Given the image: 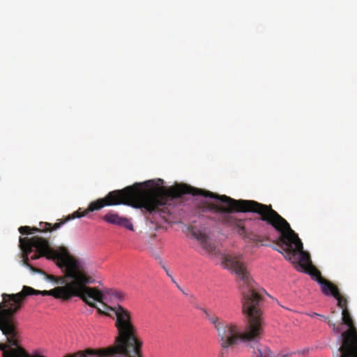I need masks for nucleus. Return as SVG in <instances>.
Masks as SVG:
<instances>
[{
  "mask_svg": "<svg viewBox=\"0 0 357 357\" xmlns=\"http://www.w3.org/2000/svg\"><path fill=\"white\" fill-rule=\"evenodd\" d=\"M176 286H177V287H178L180 290H181V288L180 287V286H179L178 284H176Z\"/></svg>",
  "mask_w": 357,
  "mask_h": 357,
  "instance_id": "nucleus-20",
  "label": "nucleus"
},
{
  "mask_svg": "<svg viewBox=\"0 0 357 357\" xmlns=\"http://www.w3.org/2000/svg\"><path fill=\"white\" fill-rule=\"evenodd\" d=\"M253 357H272L269 348L261 344H257V348L254 347Z\"/></svg>",
  "mask_w": 357,
  "mask_h": 357,
  "instance_id": "nucleus-10",
  "label": "nucleus"
},
{
  "mask_svg": "<svg viewBox=\"0 0 357 357\" xmlns=\"http://www.w3.org/2000/svg\"><path fill=\"white\" fill-rule=\"evenodd\" d=\"M344 344V354L348 357H357V340L353 342L351 340H347Z\"/></svg>",
  "mask_w": 357,
  "mask_h": 357,
  "instance_id": "nucleus-11",
  "label": "nucleus"
},
{
  "mask_svg": "<svg viewBox=\"0 0 357 357\" xmlns=\"http://www.w3.org/2000/svg\"><path fill=\"white\" fill-rule=\"evenodd\" d=\"M22 261L34 273L43 275L46 280L63 286L51 290H36L24 286L17 294H3L0 303V319L17 312L22 306L26 296L29 295L52 296L63 301L74 296L80 298L86 304L96 308L98 313L106 314L94 301L104 303L105 296L96 287H88L95 280L89 274L86 263L71 255L67 248L60 246L52 249L49 241L40 236L20 238Z\"/></svg>",
  "mask_w": 357,
  "mask_h": 357,
  "instance_id": "nucleus-1",
  "label": "nucleus"
},
{
  "mask_svg": "<svg viewBox=\"0 0 357 357\" xmlns=\"http://www.w3.org/2000/svg\"><path fill=\"white\" fill-rule=\"evenodd\" d=\"M333 357H348V356H347L344 352L343 351H338L335 354Z\"/></svg>",
  "mask_w": 357,
  "mask_h": 357,
  "instance_id": "nucleus-16",
  "label": "nucleus"
},
{
  "mask_svg": "<svg viewBox=\"0 0 357 357\" xmlns=\"http://www.w3.org/2000/svg\"><path fill=\"white\" fill-rule=\"evenodd\" d=\"M104 306L115 314V327L118 335L115 340V344L109 347L107 349L101 350L100 355L143 357L142 352L143 342L138 337L137 328L132 322L131 312L120 305L109 307L104 304Z\"/></svg>",
  "mask_w": 357,
  "mask_h": 357,
  "instance_id": "nucleus-5",
  "label": "nucleus"
},
{
  "mask_svg": "<svg viewBox=\"0 0 357 357\" xmlns=\"http://www.w3.org/2000/svg\"><path fill=\"white\" fill-rule=\"evenodd\" d=\"M172 281V282L176 284V281L174 280V279L172 278V276L171 275V277H169Z\"/></svg>",
  "mask_w": 357,
  "mask_h": 357,
  "instance_id": "nucleus-18",
  "label": "nucleus"
},
{
  "mask_svg": "<svg viewBox=\"0 0 357 357\" xmlns=\"http://www.w3.org/2000/svg\"><path fill=\"white\" fill-rule=\"evenodd\" d=\"M337 300V305L343 309H347V301L346 298H343L340 294L339 293V296L337 297H335Z\"/></svg>",
  "mask_w": 357,
  "mask_h": 357,
  "instance_id": "nucleus-13",
  "label": "nucleus"
},
{
  "mask_svg": "<svg viewBox=\"0 0 357 357\" xmlns=\"http://www.w3.org/2000/svg\"><path fill=\"white\" fill-rule=\"evenodd\" d=\"M315 315H316V316H318L319 314H318L317 313H314V314H313V317H315Z\"/></svg>",
  "mask_w": 357,
  "mask_h": 357,
  "instance_id": "nucleus-21",
  "label": "nucleus"
},
{
  "mask_svg": "<svg viewBox=\"0 0 357 357\" xmlns=\"http://www.w3.org/2000/svg\"><path fill=\"white\" fill-rule=\"evenodd\" d=\"M185 194L214 199L213 202H202L199 206L200 211H213L218 213V220L225 226L236 229L241 236H245L246 233L245 221L237 218L234 213L254 212L259 214L261 220L267 222L280 232L276 245L282 250L276 248L275 250L284 255L287 260L296 263L298 271H303L312 264L310 255L303 250V243L298 234L271 205H265L253 200H236L225 195H220L208 190L183 184L169 188V203L171 204V210L174 199Z\"/></svg>",
  "mask_w": 357,
  "mask_h": 357,
  "instance_id": "nucleus-2",
  "label": "nucleus"
},
{
  "mask_svg": "<svg viewBox=\"0 0 357 357\" xmlns=\"http://www.w3.org/2000/svg\"><path fill=\"white\" fill-rule=\"evenodd\" d=\"M303 271L308 273L312 277V278L316 280L317 282L324 278L321 274V272L312 264H310V266L305 268Z\"/></svg>",
  "mask_w": 357,
  "mask_h": 357,
  "instance_id": "nucleus-12",
  "label": "nucleus"
},
{
  "mask_svg": "<svg viewBox=\"0 0 357 357\" xmlns=\"http://www.w3.org/2000/svg\"><path fill=\"white\" fill-rule=\"evenodd\" d=\"M342 324L347 325L349 328L347 331H344L341 334V340L342 344L340 348L338 349V351H344L345 349L344 344L347 340H351V342L356 341V339L357 340V331L355 328L353 322V319L351 317V314L347 309H343L342 310Z\"/></svg>",
  "mask_w": 357,
  "mask_h": 357,
  "instance_id": "nucleus-6",
  "label": "nucleus"
},
{
  "mask_svg": "<svg viewBox=\"0 0 357 357\" xmlns=\"http://www.w3.org/2000/svg\"><path fill=\"white\" fill-rule=\"evenodd\" d=\"M288 356H289V354H284V355H282L281 357H288Z\"/></svg>",
  "mask_w": 357,
  "mask_h": 357,
  "instance_id": "nucleus-19",
  "label": "nucleus"
},
{
  "mask_svg": "<svg viewBox=\"0 0 357 357\" xmlns=\"http://www.w3.org/2000/svg\"><path fill=\"white\" fill-rule=\"evenodd\" d=\"M163 268H164V270L165 271V272H166L167 275L169 277H171V275L169 274V273L168 270H167L165 266H163Z\"/></svg>",
  "mask_w": 357,
  "mask_h": 357,
  "instance_id": "nucleus-17",
  "label": "nucleus"
},
{
  "mask_svg": "<svg viewBox=\"0 0 357 357\" xmlns=\"http://www.w3.org/2000/svg\"><path fill=\"white\" fill-rule=\"evenodd\" d=\"M102 218L105 222L109 224L123 227L130 231L134 230L133 225L130 219L120 216L117 213L114 211L107 213Z\"/></svg>",
  "mask_w": 357,
  "mask_h": 357,
  "instance_id": "nucleus-7",
  "label": "nucleus"
},
{
  "mask_svg": "<svg viewBox=\"0 0 357 357\" xmlns=\"http://www.w3.org/2000/svg\"><path fill=\"white\" fill-rule=\"evenodd\" d=\"M319 284L321 286V291L326 296L332 295L333 297L339 296V289L337 286L334 285L328 280L323 278L319 281Z\"/></svg>",
  "mask_w": 357,
  "mask_h": 357,
  "instance_id": "nucleus-9",
  "label": "nucleus"
},
{
  "mask_svg": "<svg viewBox=\"0 0 357 357\" xmlns=\"http://www.w3.org/2000/svg\"><path fill=\"white\" fill-rule=\"evenodd\" d=\"M113 296L114 297L119 298V300H122L123 298V294L122 292H120V291H115L113 294Z\"/></svg>",
  "mask_w": 357,
  "mask_h": 357,
  "instance_id": "nucleus-14",
  "label": "nucleus"
},
{
  "mask_svg": "<svg viewBox=\"0 0 357 357\" xmlns=\"http://www.w3.org/2000/svg\"><path fill=\"white\" fill-rule=\"evenodd\" d=\"M222 264L225 268L234 272L242 282V309L248 319L247 325L242 331L236 324L222 321L215 314L206 309H202L206 317L217 331L219 344L222 348L221 355L224 357L227 349L237 344L240 341L257 344L264 333L265 321L261 310L262 298L250 278L242 255H224Z\"/></svg>",
  "mask_w": 357,
  "mask_h": 357,
  "instance_id": "nucleus-3",
  "label": "nucleus"
},
{
  "mask_svg": "<svg viewBox=\"0 0 357 357\" xmlns=\"http://www.w3.org/2000/svg\"><path fill=\"white\" fill-rule=\"evenodd\" d=\"M329 325L333 326V329L336 333H339L341 332L342 328L340 326H335V325L334 324H330V323H329Z\"/></svg>",
  "mask_w": 357,
  "mask_h": 357,
  "instance_id": "nucleus-15",
  "label": "nucleus"
},
{
  "mask_svg": "<svg viewBox=\"0 0 357 357\" xmlns=\"http://www.w3.org/2000/svg\"><path fill=\"white\" fill-rule=\"evenodd\" d=\"M120 204L140 208L147 222L157 227L159 225V218L165 220V187H155L153 181L150 180L128 186L122 190H113L104 198L90 203L88 208L83 212H81L79 208L53 225L49 222H40L38 228L22 226L19 228V231L22 235L36 231H52L60 228L66 222L76 218L84 217L89 212L100 210L105 206Z\"/></svg>",
  "mask_w": 357,
  "mask_h": 357,
  "instance_id": "nucleus-4",
  "label": "nucleus"
},
{
  "mask_svg": "<svg viewBox=\"0 0 357 357\" xmlns=\"http://www.w3.org/2000/svg\"><path fill=\"white\" fill-rule=\"evenodd\" d=\"M192 235L198 241L201 248L208 255H215L216 248L213 243H212L208 236L200 230L194 231Z\"/></svg>",
  "mask_w": 357,
  "mask_h": 357,
  "instance_id": "nucleus-8",
  "label": "nucleus"
},
{
  "mask_svg": "<svg viewBox=\"0 0 357 357\" xmlns=\"http://www.w3.org/2000/svg\"><path fill=\"white\" fill-rule=\"evenodd\" d=\"M315 315H316V316H318L319 314H318L317 313H314V314H313V317H315Z\"/></svg>",
  "mask_w": 357,
  "mask_h": 357,
  "instance_id": "nucleus-22",
  "label": "nucleus"
}]
</instances>
